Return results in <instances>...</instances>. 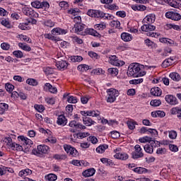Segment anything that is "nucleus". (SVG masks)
<instances>
[{"label":"nucleus","instance_id":"obj_1","mask_svg":"<svg viewBox=\"0 0 181 181\" xmlns=\"http://www.w3.org/2000/svg\"><path fill=\"white\" fill-rule=\"evenodd\" d=\"M153 68H155V66H144L141 64L133 63L129 66L127 76L128 77H142V76L146 74V72L144 71L145 69Z\"/></svg>","mask_w":181,"mask_h":181},{"label":"nucleus","instance_id":"obj_2","mask_svg":"<svg viewBox=\"0 0 181 181\" xmlns=\"http://www.w3.org/2000/svg\"><path fill=\"white\" fill-rule=\"evenodd\" d=\"M87 15L90 16V18H97L103 19L104 18L105 21H112L114 16L110 13H105L100 10H88L87 12Z\"/></svg>","mask_w":181,"mask_h":181},{"label":"nucleus","instance_id":"obj_3","mask_svg":"<svg viewBox=\"0 0 181 181\" xmlns=\"http://www.w3.org/2000/svg\"><path fill=\"white\" fill-rule=\"evenodd\" d=\"M106 93L107 94L106 96V101L110 104L115 103L117 97L119 95V92H118L117 89L112 88L107 89Z\"/></svg>","mask_w":181,"mask_h":181},{"label":"nucleus","instance_id":"obj_4","mask_svg":"<svg viewBox=\"0 0 181 181\" xmlns=\"http://www.w3.org/2000/svg\"><path fill=\"white\" fill-rule=\"evenodd\" d=\"M50 152V147L47 145H40L37 146V149H33L32 151L33 155L39 156L40 155L46 154Z\"/></svg>","mask_w":181,"mask_h":181},{"label":"nucleus","instance_id":"obj_5","mask_svg":"<svg viewBox=\"0 0 181 181\" xmlns=\"http://www.w3.org/2000/svg\"><path fill=\"white\" fill-rule=\"evenodd\" d=\"M69 126L70 127V132H77L78 129H86V127L82 124L77 122L76 120H72L69 122Z\"/></svg>","mask_w":181,"mask_h":181},{"label":"nucleus","instance_id":"obj_6","mask_svg":"<svg viewBox=\"0 0 181 181\" xmlns=\"http://www.w3.org/2000/svg\"><path fill=\"white\" fill-rule=\"evenodd\" d=\"M18 139V141H21L23 142V145L25 148V152H29L31 145H33V141L23 136H19Z\"/></svg>","mask_w":181,"mask_h":181},{"label":"nucleus","instance_id":"obj_7","mask_svg":"<svg viewBox=\"0 0 181 181\" xmlns=\"http://www.w3.org/2000/svg\"><path fill=\"white\" fill-rule=\"evenodd\" d=\"M132 156L133 159H139V158H144V152H142V148L139 144L134 146V151L132 152Z\"/></svg>","mask_w":181,"mask_h":181},{"label":"nucleus","instance_id":"obj_8","mask_svg":"<svg viewBox=\"0 0 181 181\" xmlns=\"http://www.w3.org/2000/svg\"><path fill=\"white\" fill-rule=\"evenodd\" d=\"M22 12L24 15H25L26 16H28L30 18H37V16H39V14H37V13H36L33 10V8H32L30 7H24V8H23Z\"/></svg>","mask_w":181,"mask_h":181},{"label":"nucleus","instance_id":"obj_9","mask_svg":"<svg viewBox=\"0 0 181 181\" xmlns=\"http://www.w3.org/2000/svg\"><path fill=\"white\" fill-rule=\"evenodd\" d=\"M165 18L168 19H171V21H179L181 19L180 13L176 12V11H168L165 13Z\"/></svg>","mask_w":181,"mask_h":181},{"label":"nucleus","instance_id":"obj_10","mask_svg":"<svg viewBox=\"0 0 181 181\" xmlns=\"http://www.w3.org/2000/svg\"><path fill=\"white\" fill-rule=\"evenodd\" d=\"M165 100L168 104H170V105H177V104H179L177 98L173 95H166Z\"/></svg>","mask_w":181,"mask_h":181},{"label":"nucleus","instance_id":"obj_11","mask_svg":"<svg viewBox=\"0 0 181 181\" xmlns=\"http://www.w3.org/2000/svg\"><path fill=\"white\" fill-rule=\"evenodd\" d=\"M156 141H151V143H148L147 144H146L144 148V151L147 153H153V146L156 145Z\"/></svg>","mask_w":181,"mask_h":181},{"label":"nucleus","instance_id":"obj_12","mask_svg":"<svg viewBox=\"0 0 181 181\" xmlns=\"http://www.w3.org/2000/svg\"><path fill=\"white\" fill-rule=\"evenodd\" d=\"M82 35H91L92 36H95L96 37H101V35L93 28L85 29L83 34Z\"/></svg>","mask_w":181,"mask_h":181},{"label":"nucleus","instance_id":"obj_13","mask_svg":"<svg viewBox=\"0 0 181 181\" xmlns=\"http://www.w3.org/2000/svg\"><path fill=\"white\" fill-rule=\"evenodd\" d=\"M110 63L113 66H124L125 64V62L122 61H119V59H118V57H117V56H112V57L110 58Z\"/></svg>","mask_w":181,"mask_h":181},{"label":"nucleus","instance_id":"obj_14","mask_svg":"<svg viewBox=\"0 0 181 181\" xmlns=\"http://www.w3.org/2000/svg\"><path fill=\"white\" fill-rule=\"evenodd\" d=\"M73 30L78 33V35H84L83 30H84V25L81 23H76L74 26Z\"/></svg>","mask_w":181,"mask_h":181},{"label":"nucleus","instance_id":"obj_15","mask_svg":"<svg viewBox=\"0 0 181 181\" xmlns=\"http://www.w3.org/2000/svg\"><path fill=\"white\" fill-rule=\"evenodd\" d=\"M57 124L58 125H62V127H65L67 124V118L64 115H60L57 117Z\"/></svg>","mask_w":181,"mask_h":181},{"label":"nucleus","instance_id":"obj_16","mask_svg":"<svg viewBox=\"0 0 181 181\" xmlns=\"http://www.w3.org/2000/svg\"><path fill=\"white\" fill-rule=\"evenodd\" d=\"M172 115H177L178 119H181V107H175L170 110Z\"/></svg>","mask_w":181,"mask_h":181},{"label":"nucleus","instance_id":"obj_17","mask_svg":"<svg viewBox=\"0 0 181 181\" xmlns=\"http://www.w3.org/2000/svg\"><path fill=\"white\" fill-rule=\"evenodd\" d=\"M142 32H152V30H155L156 27L155 25L146 23L141 26V28Z\"/></svg>","mask_w":181,"mask_h":181},{"label":"nucleus","instance_id":"obj_18","mask_svg":"<svg viewBox=\"0 0 181 181\" xmlns=\"http://www.w3.org/2000/svg\"><path fill=\"white\" fill-rule=\"evenodd\" d=\"M150 93L154 97H160L162 95V90L159 87H153L151 89Z\"/></svg>","mask_w":181,"mask_h":181},{"label":"nucleus","instance_id":"obj_19","mask_svg":"<svg viewBox=\"0 0 181 181\" xmlns=\"http://www.w3.org/2000/svg\"><path fill=\"white\" fill-rule=\"evenodd\" d=\"M51 33L52 35H66L67 33V31L60 28H55L51 30Z\"/></svg>","mask_w":181,"mask_h":181},{"label":"nucleus","instance_id":"obj_20","mask_svg":"<svg viewBox=\"0 0 181 181\" xmlns=\"http://www.w3.org/2000/svg\"><path fill=\"white\" fill-rule=\"evenodd\" d=\"M95 174V169L94 168H89L88 170H84L82 173V175L84 177H90V176H94Z\"/></svg>","mask_w":181,"mask_h":181},{"label":"nucleus","instance_id":"obj_21","mask_svg":"<svg viewBox=\"0 0 181 181\" xmlns=\"http://www.w3.org/2000/svg\"><path fill=\"white\" fill-rule=\"evenodd\" d=\"M167 2L173 8H181V0H167Z\"/></svg>","mask_w":181,"mask_h":181},{"label":"nucleus","instance_id":"obj_22","mask_svg":"<svg viewBox=\"0 0 181 181\" xmlns=\"http://www.w3.org/2000/svg\"><path fill=\"white\" fill-rule=\"evenodd\" d=\"M45 90L46 91H49V93H52V94H56L57 93V88L52 86V84L47 83H45Z\"/></svg>","mask_w":181,"mask_h":181},{"label":"nucleus","instance_id":"obj_23","mask_svg":"<svg viewBox=\"0 0 181 181\" xmlns=\"http://www.w3.org/2000/svg\"><path fill=\"white\" fill-rule=\"evenodd\" d=\"M67 66H69V64L66 61H64V60L58 61L56 63V66L59 70H63L64 69H66Z\"/></svg>","mask_w":181,"mask_h":181},{"label":"nucleus","instance_id":"obj_24","mask_svg":"<svg viewBox=\"0 0 181 181\" xmlns=\"http://www.w3.org/2000/svg\"><path fill=\"white\" fill-rule=\"evenodd\" d=\"M83 122L86 127H91V125H94V124H95L94 120L88 117H83Z\"/></svg>","mask_w":181,"mask_h":181},{"label":"nucleus","instance_id":"obj_25","mask_svg":"<svg viewBox=\"0 0 181 181\" xmlns=\"http://www.w3.org/2000/svg\"><path fill=\"white\" fill-rule=\"evenodd\" d=\"M155 19H156L155 15L150 14L144 18V22H146V23L151 24L155 22Z\"/></svg>","mask_w":181,"mask_h":181},{"label":"nucleus","instance_id":"obj_26","mask_svg":"<svg viewBox=\"0 0 181 181\" xmlns=\"http://www.w3.org/2000/svg\"><path fill=\"white\" fill-rule=\"evenodd\" d=\"M145 45L150 47L151 49H157L158 45L155 43L153 41L151 40L149 38H147L144 40Z\"/></svg>","mask_w":181,"mask_h":181},{"label":"nucleus","instance_id":"obj_27","mask_svg":"<svg viewBox=\"0 0 181 181\" xmlns=\"http://www.w3.org/2000/svg\"><path fill=\"white\" fill-rule=\"evenodd\" d=\"M9 148L12 149V151H18L19 152L23 151V147L15 142L11 144V146H9Z\"/></svg>","mask_w":181,"mask_h":181},{"label":"nucleus","instance_id":"obj_28","mask_svg":"<svg viewBox=\"0 0 181 181\" xmlns=\"http://www.w3.org/2000/svg\"><path fill=\"white\" fill-rule=\"evenodd\" d=\"M114 158L116 159H120V160H127L128 159V154L125 153H117L115 156Z\"/></svg>","mask_w":181,"mask_h":181},{"label":"nucleus","instance_id":"obj_29","mask_svg":"<svg viewBox=\"0 0 181 181\" xmlns=\"http://www.w3.org/2000/svg\"><path fill=\"white\" fill-rule=\"evenodd\" d=\"M29 175H32V171L29 168L22 170L18 173V176H21V177H26V176H29Z\"/></svg>","mask_w":181,"mask_h":181},{"label":"nucleus","instance_id":"obj_30","mask_svg":"<svg viewBox=\"0 0 181 181\" xmlns=\"http://www.w3.org/2000/svg\"><path fill=\"white\" fill-rule=\"evenodd\" d=\"M121 38L124 42H131L132 40V36L128 33H122L121 35Z\"/></svg>","mask_w":181,"mask_h":181},{"label":"nucleus","instance_id":"obj_31","mask_svg":"<svg viewBox=\"0 0 181 181\" xmlns=\"http://www.w3.org/2000/svg\"><path fill=\"white\" fill-rule=\"evenodd\" d=\"M133 172H134L135 173H138L139 175H142V173H147L148 170L145 168L136 167L133 169Z\"/></svg>","mask_w":181,"mask_h":181},{"label":"nucleus","instance_id":"obj_32","mask_svg":"<svg viewBox=\"0 0 181 181\" xmlns=\"http://www.w3.org/2000/svg\"><path fill=\"white\" fill-rule=\"evenodd\" d=\"M29 24H30V21L22 23L19 24L18 28L19 29H21V30H29L30 29V27H29Z\"/></svg>","mask_w":181,"mask_h":181},{"label":"nucleus","instance_id":"obj_33","mask_svg":"<svg viewBox=\"0 0 181 181\" xmlns=\"http://www.w3.org/2000/svg\"><path fill=\"white\" fill-rule=\"evenodd\" d=\"M169 76L173 81H180V75L176 72H172L170 74Z\"/></svg>","mask_w":181,"mask_h":181},{"label":"nucleus","instance_id":"obj_34","mask_svg":"<svg viewBox=\"0 0 181 181\" xmlns=\"http://www.w3.org/2000/svg\"><path fill=\"white\" fill-rule=\"evenodd\" d=\"M173 60L174 59H172V57L164 60V62L162 63L163 67L166 69V67H169L170 66H172V64H173Z\"/></svg>","mask_w":181,"mask_h":181},{"label":"nucleus","instance_id":"obj_35","mask_svg":"<svg viewBox=\"0 0 181 181\" xmlns=\"http://www.w3.org/2000/svg\"><path fill=\"white\" fill-rule=\"evenodd\" d=\"M69 60L72 62V63H80V62H83V57L81 56H72L69 58Z\"/></svg>","mask_w":181,"mask_h":181},{"label":"nucleus","instance_id":"obj_36","mask_svg":"<svg viewBox=\"0 0 181 181\" xmlns=\"http://www.w3.org/2000/svg\"><path fill=\"white\" fill-rule=\"evenodd\" d=\"M53 158L56 160H66L67 159V155L65 154H54Z\"/></svg>","mask_w":181,"mask_h":181},{"label":"nucleus","instance_id":"obj_37","mask_svg":"<svg viewBox=\"0 0 181 181\" xmlns=\"http://www.w3.org/2000/svg\"><path fill=\"white\" fill-rule=\"evenodd\" d=\"M105 149H108V145L103 144V145L99 146L96 148V152H98V153H104V152H105Z\"/></svg>","mask_w":181,"mask_h":181},{"label":"nucleus","instance_id":"obj_38","mask_svg":"<svg viewBox=\"0 0 181 181\" xmlns=\"http://www.w3.org/2000/svg\"><path fill=\"white\" fill-rule=\"evenodd\" d=\"M90 133L88 132H79L78 134H74V137H77V138H80V139H83V138H86L87 136H89Z\"/></svg>","mask_w":181,"mask_h":181},{"label":"nucleus","instance_id":"obj_39","mask_svg":"<svg viewBox=\"0 0 181 181\" xmlns=\"http://www.w3.org/2000/svg\"><path fill=\"white\" fill-rule=\"evenodd\" d=\"M45 178L48 181H55L57 180V175L55 174L51 173L45 175Z\"/></svg>","mask_w":181,"mask_h":181},{"label":"nucleus","instance_id":"obj_40","mask_svg":"<svg viewBox=\"0 0 181 181\" xmlns=\"http://www.w3.org/2000/svg\"><path fill=\"white\" fill-rule=\"evenodd\" d=\"M18 46L21 47V49L25 50V52H30V50H32V48L29 45L22 42H19Z\"/></svg>","mask_w":181,"mask_h":181},{"label":"nucleus","instance_id":"obj_41","mask_svg":"<svg viewBox=\"0 0 181 181\" xmlns=\"http://www.w3.org/2000/svg\"><path fill=\"white\" fill-rule=\"evenodd\" d=\"M26 83L28 84L29 86H36L39 83H37V81L35 78H28L26 80Z\"/></svg>","mask_w":181,"mask_h":181},{"label":"nucleus","instance_id":"obj_42","mask_svg":"<svg viewBox=\"0 0 181 181\" xmlns=\"http://www.w3.org/2000/svg\"><path fill=\"white\" fill-rule=\"evenodd\" d=\"M88 54L90 57H91V59H93L95 60H98V59H100V55H98V54L93 51H89Z\"/></svg>","mask_w":181,"mask_h":181},{"label":"nucleus","instance_id":"obj_43","mask_svg":"<svg viewBox=\"0 0 181 181\" xmlns=\"http://www.w3.org/2000/svg\"><path fill=\"white\" fill-rule=\"evenodd\" d=\"M110 25L112 28H115V29H119V28H121V23L118 21H111Z\"/></svg>","mask_w":181,"mask_h":181},{"label":"nucleus","instance_id":"obj_44","mask_svg":"<svg viewBox=\"0 0 181 181\" xmlns=\"http://www.w3.org/2000/svg\"><path fill=\"white\" fill-rule=\"evenodd\" d=\"M139 141L141 144H145V142H148V144H151V141H155V140H152V138L148 136H144L143 138H141L139 139Z\"/></svg>","mask_w":181,"mask_h":181},{"label":"nucleus","instance_id":"obj_45","mask_svg":"<svg viewBox=\"0 0 181 181\" xmlns=\"http://www.w3.org/2000/svg\"><path fill=\"white\" fill-rule=\"evenodd\" d=\"M43 25L44 26H47V28H53L55 23L52 20H46L44 21Z\"/></svg>","mask_w":181,"mask_h":181},{"label":"nucleus","instance_id":"obj_46","mask_svg":"<svg viewBox=\"0 0 181 181\" xmlns=\"http://www.w3.org/2000/svg\"><path fill=\"white\" fill-rule=\"evenodd\" d=\"M136 122L134 120L127 121V127L129 129H135V125H136Z\"/></svg>","mask_w":181,"mask_h":181},{"label":"nucleus","instance_id":"obj_47","mask_svg":"<svg viewBox=\"0 0 181 181\" xmlns=\"http://www.w3.org/2000/svg\"><path fill=\"white\" fill-rule=\"evenodd\" d=\"M88 117H100V112L95 110H88Z\"/></svg>","mask_w":181,"mask_h":181},{"label":"nucleus","instance_id":"obj_48","mask_svg":"<svg viewBox=\"0 0 181 181\" xmlns=\"http://www.w3.org/2000/svg\"><path fill=\"white\" fill-rule=\"evenodd\" d=\"M109 74H111L112 76H117L118 75V69L117 68H109L107 70Z\"/></svg>","mask_w":181,"mask_h":181},{"label":"nucleus","instance_id":"obj_49","mask_svg":"<svg viewBox=\"0 0 181 181\" xmlns=\"http://www.w3.org/2000/svg\"><path fill=\"white\" fill-rule=\"evenodd\" d=\"M168 136L170 139H176L177 137V133L175 130L169 131Z\"/></svg>","mask_w":181,"mask_h":181},{"label":"nucleus","instance_id":"obj_50","mask_svg":"<svg viewBox=\"0 0 181 181\" xmlns=\"http://www.w3.org/2000/svg\"><path fill=\"white\" fill-rule=\"evenodd\" d=\"M162 104L160 100H152L150 103V105L152 107H159Z\"/></svg>","mask_w":181,"mask_h":181},{"label":"nucleus","instance_id":"obj_51","mask_svg":"<svg viewBox=\"0 0 181 181\" xmlns=\"http://www.w3.org/2000/svg\"><path fill=\"white\" fill-rule=\"evenodd\" d=\"M71 163L74 166H84V161H80L78 160H73Z\"/></svg>","mask_w":181,"mask_h":181},{"label":"nucleus","instance_id":"obj_52","mask_svg":"<svg viewBox=\"0 0 181 181\" xmlns=\"http://www.w3.org/2000/svg\"><path fill=\"white\" fill-rule=\"evenodd\" d=\"M13 54L15 57H17V59H22V57H23V52L20 50L14 51Z\"/></svg>","mask_w":181,"mask_h":181},{"label":"nucleus","instance_id":"obj_53","mask_svg":"<svg viewBox=\"0 0 181 181\" xmlns=\"http://www.w3.org/2000/svg\"><path fill=\"white\" fill-rule=\"evenodd\" d=\"M5 88L8 93H12V91H13V88H15V86L11 83H6Z\"/></svg>","mask_w":181,"mask_h":181},{"label":"nucleus","instance_id":"obj_54","mask_svg":"<svg viewBox=\"0 0 181 181\" xmlns=\"http://www.w3.org/2000/svg\"><path fill=\"white\" fill-rule=\"evenodd\" d=\"M69 156L73 158H76L78 156V151L76 149V148H72L71 152L69 153Z\"/></svg>","mask_w":181,"mask_h":181},{"label":"nucleus","instance_id":"obj_55","mask_svg":"<svg viewBox=\"0 0 181 181\" xmlns=\"http://www.w3.org/2000/svg\"><path fill=\"white\" fill-rule=\"evenodd\" d=\"M107 9H109L110 11H118L119 9V7H118L117 4H113L108 5L107 6Z\"/></svg>","mask_w":181,"mask_h":181},{"label":"nucleus","instance_id":"obj_56","mask_svg":"<svg viewBox=\"0 0 181 181\" xmlns=\"http://www.w3.org/2000/svg\"><path fill=\"white\" fill-rule=\"evenodd\" d=\"M34 108L38 111V112H43V111H45V106H43V105H35Z\"/></svg>","mask_w":181,"mask_h":181},{"label":"nucleus","instance_id":"obj_57","mask_svg":"<svg viewBox=\"0 0 181 181\" xmlns=\"http://www.w3.org/2000/svg\"><path fill=\"white\" fill-rule=\"evenodd\" d=\"M31 5L33 8H36L37 9H40L42 8V3L37 1L32 2Z\"/></svg>","mask_w":181,"mask_h":181},{"label":"nucleus","instance_id":"obj_58","mask_svg":"<svg viewBox=\"0 0 181 181\" xmlns=\"http://www.w3.org/2000/svg\"><path fill=\"white\" fill-rule=\"evenodd\" d=\"M67 101L71 104H76V103H77V98L74 96H68Z\"/></svg>","mask_w":181,"mask_h":181},{"label":"nucleus","instance_id":"obj_59","mask_svg":"<svg viewBox=\"0 0 181 181\" xmlns=\"http://www.w3.org/2000/svg\"><path fill=\"white\" fill-rule=\"evenodd\" d=\"M111 138H112L113 139H118V138H119V136H121V134H119V132H117V131H113L111 132Z\"/></svg>","mask_w":181,"mask_h":181},{"label":"nucleus","instance_id":"obj_60","mask_svg":"<svg viewBox=\"0 0 181 181\" xmlns=\"http://www.w3.org/2000/svg\"><path fill=\"white\" fill-rule=\"evenodd\" d=\"M1 47L3 50H9L11 49V45L8 42H3L1 44Z\"/></svg>","mask_w":181,"mask_h":181},{"label":"nucleus","instance_id":"obj_61","mask_svg":"<svg viewBox=\"0 0 181 181\" xmlns=\"http://www.w3.org/2000/svg\"><path fill=\"white\" fill-rule=\"evenodd\" d=\"M1 25L5 26L6 28H11V23H9V20L8 19H3L1 21Z\"/></svg>","mask_w":181,"mask_h":181},{"label":"nucleus","instance_id":"obj_62","mask_svg":"<svg viewBox=\"0 0 181 181\" xmlns=\"http://www.w3.org/2000/svg\"><path fill=\"white\" fill-rule=\"evenodd\" d=\"M88 141H90L91 142V144H97V142H98V139H97V137L94 136H90L88 138Z\"/></svg>","mask_w":181,"mask_h":181},{"label":"nucleus","instance_id":"obj_63","mask_svg":"<svg viewBox=\"0 0 181 181\" xmlns=\"http://www.w3.org/2000/svg\"><path fill=\"white\" fill-rule=\"evenodd\" d=\"M158 155H165L166 153V148H158L156 151Z\"/></svg>","mask_w":181,"mask_h":181},{"label":"nucleus","instance_id":"obj_64","mask_svg":"<svg viewBox=\"0 0 181 181\" xmlns=\"http://www.w3.org/2000/svg\"><path fill=\"white\" fill-rule=\"evenodd\" d=\"M44 71L45 74H47V76H49V74H53V73H54V71H53V69L49 67L45 68Z\"/></svg>","mask_w":181,"mask_h":181}]
</instances>
